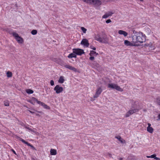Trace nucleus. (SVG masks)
Instances as JSON below:
<instances>
[{
    "label": "nucleus",
    "mask_w": 160,
    "mask_h": 160,
    "mask_svg": "<svg viewBox=\"0 0 160 160\" xmlns=\"http://www.w3.org/2000/svg\"><path fill=\"white\" fill-rule=\"evenodd\" d=\"M132 42L135 44L137 43H142L145 41V38L142 32L136 33L132 36Z\"/></svg>",
    "instance_id": "f257e3e1"
},
{
    "label": "nucleus",
    "mask_w": 160,
    "mask_h": 160,
    "mask_svg": "<svg viewBox=\"0 0 160 160\" xmlns=\"http://www.w3.org/2000/svg\"><path fill=\"white\" fill-rule=\"evenodd\" d=\"M108 87L112 89H116L120 92H122L123 91V89L121 88L119 86L113 83H110L108 84Z\"/></svg>",
    "instance_id": "f03ea898"
},
{
    "label": "nucleus",
    "mask_w": 160,
    "mask_h": 160,
    "mask_svg": "<svg viewBox=\"0 0 160 160\" xmlns=\"http://www.w3.org/2000/svg\"><path fill=\"white\" fill-rule=\"evenodd\" d=\"M15 39L17 40L18 43H22L23 42V39L22 38L19 36L18 34L16 32L12 33Z\"/></svg>",
    "instance_id": "7ed1b4c3"
},
{
    "label": "nucleus",
    "mask_w": 160,
    "mask_h": 160,
    "mask_svg": "<svg viewBox=\"0 0 160 160\" xmlns=\"http://www.w3.org/2000/svg\"><path fill=\"white\" fill-rule=\"evenodd\" d=\"M72 51L73 53L78 55H81L84 53L83 50L79 48H74L72 49Z\"/></svg>",
    "instance_id": "20e7f679"
},
{
    "label": "nucleus",
    "mask_w": 160,
    "mask_h": 160,
    "mask_svg": "<svg viewBox=\"0 0 160 160\" xmlns=\"http://www.w3.org/2000/svg\"><path fill=\"white\" fill-rule=\"evenodd\" d=\"M63 88L59 85H57L54 88V90L57 94H59L63 91Z\"/></svg>",
    "instance_id": "39448f33"
},
{
    "label": "nucleus",
    "mask_w": 160,
    "mask_h": 160,
    "mask_svg": "<svg viewBox=\"0 0 160 160\" xmlns=\"http://www.w3.org/2000/svg\"><path fill=\"white\" fill-rule=\"evenodd\" d=\"M102 92V89L100 87L96 89V93L93 96V98H95L98 97L100 95Z\"/></svg>",
    "instance_id": "423d86ee"
},
{
    "label": "nucleus",
    "mask_w": 160,
    "mask_h": 160,
    "mask_svg": "<svg viewBox=\"0 0 160 160\" xmlns=\"http://www.w3.org/2000/svg\"><path fill=\"white\" fill-rule=\"evenodd\" d=\"M138 111V110L137 109H134L130 110L126 113L125 117H128L134 113L137 112Z\"/></svg>",
    "instance_id": "0eeeda50"
},
{
    "label": "nucleus",
    "mask_w": 160,
    "mask_h": 160,
    "mask_svg": "<svg viewBox=\"0 0 160 160\" xmlns=\"http://www.w3.org/2000/svg\"><path fill=\"white\" fill-rule=\"evenodd\" d=\"M102 4V2L99 0H92V4L95 7H98Z\"/></svg>",
    "instance_id": "6e6552de"
},
{
    "label": "nucleus",
    "mask_w": 160,
    "mask_h": 160,
    "mask_svg": "<svg viewBox=\"0 0 160 160\" xmlns=\"http://www.w3.org/2000/svg\"><path fill=\"white\" fill-rule=\"evenodd\" d=\"M81 44L86 47H88L89 44L88 40L86 39H83L81 42Z\"/></svg>",
    "instance_id": "1a4fd4ad"
},
{
    "label": "nucleus",
    "mask_w": 160,
    "mask_h": 160,
    "mask_svg": "<svg viewBox=\"0 0 160 160\" xmlns=\"http://www.w3.org/2000/svg\"><path fill=\"white\" fill-rule=\"evenodd\" d=\"M148 126L147 128V131L148 132L151 133H152L154 131L153 129L151 127V124L150 123L148 124Z\"/></svg>",
    "instance_id": "9d476101"
},
{
    "label": "nucleus",
    "mask_w": 160,
    "mask_h": 160,
    "mask_svg": "<svg viewBox=\"0 0 160 160\" xmlns=\"http://www.w3.org/2000/svg\"><path fill=\"white\" fill-rule=\"evenodd\" d=\"M94 38L97 41L101 42H103L102 38L100 37V35L98 34L96 35Z\"/></svg>",
    "instance_id": "9b49d317"
},
{
    "label": "nucleus",
    "mask_w": 160,
    "mask_h": 160,
    "mask_svg": "<svg viewBox=\"0 0 160 160\" xmlns=\"http://www.w3.org/2000/svg\"><path fill=\"white\" fill-rule=\"evenodd\" d=\"M124 43L125 45L127 46H135L136 45V44H133V43L127 40H125Z\"/></svg>",
    "instance_id": "f8f14e48"
},
{
    "label": "nucleus",
    "mask_w": 160,
    "mask_h": 160,
    "mask_svg": "<svg viewBox=\"0 0 160 160\" xmlns=\"http://www.w3.org/2000/svg\"><path fill=\"white\" fill-rule=\"evenodd\" d=\"M36 101H37V99L34 97L32 98L30 100L28 101V102L33 105L35 104L36 102Z\"/></svg>",
    "instance_id": "ddd939ff"
},
{
    "label": "nucleus",
    "mask_w": 160,
    "mask_h": 160,
    "mask_svg": "<svg viewBox=\"0 0 160 160\" xmlns=\"http://www.w3.org/2000/svg\"><path fill=\"white\" fill-rule=\"evenodd\" d=\"M65 67L75 72H76L77 71V69L70 65H66L65 66Z\"/></svg>",
    "instance_id": "4468645a"
},
{
    "label": "nucleus",
    "mask_w": 160,
    "mask_h": 160,
    "mask_svg": "<svg viewBox=\"0 0 160 160\" xmlns=\"http://www.w3.org/2000/svg\"><path fill=\"white\" fill-rule=\"evenodd\" d=\"M118 33L119 34L123 35L124 37L127 36L128 34L125 31L122 30H119Z\"/></svg>",
    "instance_id": "2eb2a0df"
},
{
    "label": "nucleus",
    "mask_w": 160,
    "mask_h": 160,
    "mask_svg": "<svg viewBox=\"0 0 160 160\" xmlns=\"http://www.w3.org/2000/svg\"><path fill=\"white\" fill-rule=\"evenodd\" d=\"M50 154L51 155H55L57 154V150L54 149H51L50 150Z\"/></svg>",
    "instance_id": "dca6fc26"
},
{
    "label": "nucleus",
    "mask_w": 160,
    "mask_h": 160,
    "mask_svg": "<svg viewBox=\"0 0 160 160\" xmlns=\"http://www.w3.org/2000/svg\"><path fill=\"white\" fill-rule=\"evenodd\" d=\"M113 13L111 12H109L108 13H106L103 16L102 18H107L109 16H111L113 14Z\"/></svg>",
    "instance_id": "f3484780"
},
{
    "label": "nucleus",
    "mask_w": 160,
    "mask_h": 160,
    "mask_svg": "<svg viewBox=\"0 0 160 160\" xmlns=\"http://www.w3.org/2000/svg\"><path fill=\"white\" fill-rule=\"evenodd\" d=\"M115 138H117L122 143H125V140H123V139H122L120 136H119L116 137Z\"/></svg>",
    "instance_id": "a211bd4d"
},
{
    "label": "nucleus",
    "mask_w": 160,
    "mask_h": 160,
    "mask_svg": "<svg viewBox=\"0 0 160 160\" xmlns=\"http://www.w3.org/2000/svg\"><path fill=\"white\" fill-rule=\"evenodd\" d=\"M98 55V53L93 51H91L89 55L90 56H96Z\"/></svg>",
    "instance_id": "6ab92c4d"
},
{
    "label": "nucleus",
    "mask_w": 160,
    "mask_h": 160,
    "mask_svg": "<svg viewBox=\"0 0 160 160\" xmlns=\"http://www.w3.org/2000/svg\"><path fill=\"white\" fill-rule=\"evenodd\" d=\"M26 92L28 94H32L33 93V91L30 89H27L26 90Z\"/></svg>",
    "instance_id": "aec40b11"
},
{
    "label": "nucleus",
    "mask_w": 160,
    "mask_h": 160,
    "mask_svg": "<svg viewBox=\"0 0 160 160\" xmlns=\"http://www.w3.org/2000/svg\"><path fill=\"white\" fill-rule=\"evenodd\" d=\"M76 55L75 54V53H71L69 54L68 56V57L69 58H76Z\"/></svg>",
    "instance_id": "412c9836"
},
{
    "label": "nucleus",
    "mask_w": 160,
    "mask_h": 160,
    "mask_svg": "<svg viewBox=\"0 0 160 160\" xmlns=\"http://www.w3.org/2000/svg\"><path fill=\"white\" fill-rule=\"evenodd\" d=\"M7 76L8 78L11 77L12 76V72L10 71H8L6 73Z\"/></svg>",
    "instance_id": "4be33fe9"
},
{
    "label": "nucleus",
    "mask_w": 160,
    "mask_h": 160,
    "mask_svg": "<svg viewBox=\"0 0 160 160\" xmlns=\"http://www.w3.org/2000/svg\"><path fill=\"white\" fill-rule=\"evenodd\" d=\"M82 1L87 3L92 4V0H82Z\"/></svg>",
    "instance_id": "5701e85b"
},
{
    "label": "nucleus",
    "mask_w": 160,
    "mask_h": 160,
    "mask_svg": "<svg viewBox=\"0 0 160 160\" xmlns=\"http://www.w3.org/2000/svg\"><path fill=\"white\" fill-rule=\"evenodd\" d=\"M4 105L6 106H8L9 105V102L7 100L4 101Z\"/></svg>",
    "instance_id": "b1692460"
},
{
    "label": "nucleus",
    "mask_w": 160,
    "mask_h": 160,
    "mask_svg": "<svg viewBox=\"0 0 160 160\" xmlns=\"http://www.w3.org/2000/svg\"><path fill=\"white\" fill-rule=\"evenodd\" d=\"M37 31L36 30H33L31 31V33L32 35H35L37 33Z\"/></svg>",
    "instance_id": "393cba45"
},
{
    "label": "nucleus",
    "mask_w": 160,
    "mask_h": 160,
    "mask_svg": "<svg viewBox=\"0 0 160 160\" xmlns=\"http://www.w3.org/2000/svg\"><path fill=\"white\" fill-rule=\"evenodd\" d=\"M157 102L158 104L160 106V97L157 98Z\"/></svg>",
    "instance_id": "a878e982"
},
{
    "label": "nucleus",
    "mask_w": 160,
    "mask_h": 160,
    "mask_svg": "<svg viewBox=\"0 0 160 160\" xmlns=\"http://www.w3.org/2000/svg\"><path fill=\"white\" fill-rule=\"evenodd\" d=\"M81 29L84 33H86V32L87 31L86 29L85 28H84L83 27H81Z\"/></svg>",
    "instance_id": "bb28decb"
},
{
    "label": "nucleus",
    "mask_w": 160,
    "mask_h": 160,
    "mask_svg": "<svg viewBox=\"0 0 160 160\" xmlns=\"http://www.w3.org/2000/svg\"><path fill=\"white\" fill-rule=\"evenodd\" d=\"M41 106H43L44 108H48V106L47 105L43 102H42Z\"/></svg>",
    "instance_id": "cd10ccee"
},
{
    "label": "nucleus",
    "mask_w": 160,
    "mask_h": 160,
    "mask_svg": "<svg viewBox=\"0 0 160 160\" xmlns=\"http://www.w3.org/2000/svg\"><path fill=\"white\" fill-rule=\"evenodd\" d=\"M20 140L22 142H23V143L26 144H28V142H26L24 140H23V139L21 138L20 139Z\"/></svg>",
    "instance_id": "c85d7f7f"
},
{
    "label": "nucleus",
    "mask_w": 160,
    "mask_h": 160,
    "mask_svg": "<svg viewBox=\"0 0 160 160\" xmlns=\"http://www.w3.org/2000/svg\"><path fill=\"white\" fill-rule=\"evenodd\" d=\"M27 144L28 146L31 147L32 148H34V147H33V146L32 145H31L30 143H28V144Z\"/></svg>",
    "instance_id": "c756f323"
},
{
    "label": "nucleus",
    "mask_w": 160,
    "mask_h": 160,
    "mask_svg": "<svg viewBox=\"0 0 160 160\" xmlns=\"http://www.w3.org/2000/svg\"><path fill=\"white\" fill-rule=\"evenodd\" d=\"M155 156H156V155L155 154H153L150 156L151 158H154V159L155 158Z\"/></svg>",
    "instance_id": "7c9ffc66"
},
{
    "label": "nucleus",
    "mask_w": 160,
    "mask_h": 160,
    "mask_svg": "<svg viewBox=\"0 0 160 160\" xmlns=\"http://www.w3.org/2000/svg\"><path fill=\"white\" fill-rule=\"evenodd\" d=\"M36 102H37V103H38L39 104H40L41 105L42 102L40 101H39L37 99V101H36Z\"/></svg>",
    "instance_id": "2f4dec72"
},
{
    "label": "nucleus",
    "mask_w": 160,
    "mask_h": 160,
    "mask_svg": "<svg viewBox=\"0 0 160 160\" xmlns=\"http://www.w3.org/2000/svg\"><path fill=\"white\" fill-rule=\"evenodd\" d=\"M94 59V58L93 56H92L89 58V59L91 60H93Z\"/></svg>",
    "instance_id": "473e14b6"
},
{
    "label": "nucleus",
    "mask_w": 160,
    "mask_h": 160,
    "mask_svg": "<svg viewBox=\"0 0 160 160\" xmlns=\"http://www.w3.org/2000/svg\"><path fill=\"white\" fill-rule=\"evenodd\" d=\"M50 83L51 86H53L54 85V82L53 81H51Z\"/></svg>",
    "instance_id": "72a5a7b5"
},
{
    "label": "nucleus",
    "mask_w": 160,
    "mask_h": 160,
    "mask_svg": "<svg viewBox=\"0 0 160 160\" xmlns=\"http://www.w3.org/2000/svg\"><path fill=\"white\" fill-rule=\"evenodd\" d=\"M106 22L107 23H109L111 22V21L110 19H109L107 20Z\"/></svg>",
    "instance_id": "f704fd0d"
},
{
    "label": "nucleus",
    "mask_w": 160,
    "mask_h": 160,
    "mask_svg": "<svg viewBox=\"0 0 160 160\" xmlns=\"http://www.w3.org/2000/svg\"><path fill=\"white\" fill-rule=\"evenodd\" d=\"M11 150L13 152V153L14 154H15V155H17L16 152H15V151L13 149H11Z\"/></svg>",
    "instance_id": "c9c22d12"
},
{
    "label": "nucleus",
    "mask_w": 160,
    "mask_h": 160,
    "mask_svg": "<svg viewBox=\"0 0 160 160\" xmlns=\"http://www.w3.org/2000/svg\"><path fill=\"white\" fill-rule=\"evenodd\" d=\"M59 80H64L63 77H60Z\"/></svg>",
    "instance_id": "e433bc0d"
},
{
    "label": "nucleus",
    "mask_w": 160,
    "mask_h": 160,
    "mask_svg": "<svg viewBox=\"0 0 160 160\" xmlns=\"http://www.w3.org/2000/svg\"><path fill=\"white\" fill-rule=\"evenodd\" d=\"M154 159L156 160H160V159L159 158L156 157V156H155Z\"/></svg>",
    "instance_id": "4c0bfd02"
},
{
    "label": "nucleus",
    "mask_w": 160,
    "mask_h": 160,
    "mask_svg": "<svg viewBox=\"0 0 160 160\" xmlns=\"http://www.w3.org/2000/svg\"><path fill=\"white\" fill-rule=\"evenodd\" d=\"M64 81H58L59 82L61 83H63Z\"/></svg>",
    "instance_id": "58836bf2"
},
{
    "label": "nucleus",
    "mask_w": 160,
    "mask_h": 160,
    "mask_svg": "<svg viewBox=\"0 0 160 160\" xmlns=\"http://www.w3.org/2000/svg\"><path fill=\"white\" fill-rule=\"evenodd\" d=\"M29 112H30L31 113H34V112H32V111H30V110H28Z\"/></svg>",
    "instance_id": "ea45409f"
},
{
    "label": "nucleus",
    "mask_w": 160,
    "mask_h": 160,
    "mask_svg": "<svg viewBox=\"0 0 160 160\" xmlns=\"http://www.w3.org/2000/svg\"><path fill=\"white\" fill-rule=\"evenodd\" d=\"M158 119L160 120V114H159L158 115Z\"/></svg>",
    "instance_id": "a19ab883"
},
{
    "label": "nucleus",
    "mask_w": 160,
    "mask_h": 160,
    "mask_svg": "<svg viewBox=\"0 0 160 160\" xmlns=\"http://www.w3.org/2000/svg\"><path fill=\"white\" fill-rule=\"evenodd\" d=\"M146 157H147V158H151L150 156H147Z\"/></svg>",
    "instance_id": "79ce46f5"
},
{
    "label": "nucleus",
    "mask_w": 160,
    "mask_h": 160,
    "mask_svg": "<svg viewBox=\"0 0 160 160\" xmlns=\"http://www.w3.org/2000/svg\"><path fill=\"white\" fill-rule=\"evenodd\" d=\"M92 49H93V50H96V48L95 47H93V48H92Z\"/></svg>",
    "instance_id": "37998d69"
},
{
    "label": "nucleus",
    "mask_w": 160,
    "mask_h": 160,
    "mask_svg": "<svg viewBox=\"0 0 160 160\" xmlns=\"http://www.w3.org/2000/svg\"><path fill=\"white\" fill-rule=\"evenodd\" d=\"M27 128V129H29L30 130L32 131L31 129H30V128Z\"/></svg>",
    "instance_id": "c03bdc74"
},
{
    "label": "nucleus",
    "mask_w": 160,
    "mask_h": 160,
    "mask_svg": "<svg viewBox=\"0 0 160 160\" xmlns=\"http://www.w3.org/2000/svg\"><path fill=\"white\" fill-rule=\"evenodd\" d=\"M140 1H143V0H140Z\"/></svg>",
    "instance_id": "a18cd8bd"
}]
</instances>
